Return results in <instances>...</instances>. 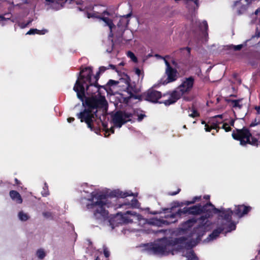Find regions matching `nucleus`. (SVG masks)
<instances>
[{"mask_svg":"<svg viewBox=\"0 0 260 260\" xmlns=\"http://www.w3.org/2000/svg\"><path fill=\"white\" fill-rule=\"evenodd\" d=\"M213 121L211 123L210 127H211L212 129H216V132H218L220 127L219 126V124L222 122V121H219L217 120H215L213 119Z\"/></svg>","mask_w":260,"mask_h":260,"instance_id":"473e14b6","label":"nucleus"},{"mask_svg":"<svg viewBox=\"0 0 260 260\" xmlns=\"http://www.w3.org/2000/svg\"><path fill=\"white\" fill-rule=\"evenodd\" d=\"M125 81L126 85V90L124 91V93H121L123 103L127 104L131 99L141 101L142 94H139L141 91L140 88L135 82H131L130 78L128 76H126Z\"/></svg>","mask_w":260,"mask_h":260,"instance_id":"39448f33","label":"nucleus"},{"mask_svg":"<svg viewBox=\"0 0 260 260\" xmlns=\"http://www.w3.org/2000/svg\"><path fill=\"white\" fill-rule=\"evenodd\" d=\"M165 74L167 77V78L165 80L161 79V83L164 85L174 82L177 79V71L176 69L172 68L166 69Z\"/></svg>","mask_w":260,"mask_h":260,"instance_id":"f8f14e48","label":"nucleus"},{"mask_svg":"<svg viewBox=\"0 0 260 260\" xmlns=\"http://www.w3.org/2000/svg\"><path fill=\"white\" fill-rule=\"evenodd\" d=\"M205 231L203 230V226L200 225L197 227L194 228L188 237V238H191L196 235L197 237L195 240H192L190 241V243L193 242V246L197 245L201 241L202 238L205 235Z\"/></svg>","mask_w":260,"mask_h":260,"instance_id":"9b49d317","label":"nucleus"},{"mask_svg":"<svg viewBox=\"0 0 260 260\" xmlns=\"http://www.w3.org/2000/svg\"><path fill=\"white\" fill-rule=\"evenodd\" d=\"M186 7L190 10L195 11L199 7V0H184Z\"/></svg>","mask_w":260,"mask_h":260,"instance_id":"aec40b11","label":"nucleus"},{"mask_svg":"<svg viewBox=\"0 0 260 260\" xmlns=\"http://www.w3.org/2000/svg\"><path fill=\"white\" fill-rule=\"evenodd\" d=\"M11 17H0V24L2 26L4 25L6 22L10 20Z\"/></svg>","mask_w":260,"mask_h":260,"instance_id":"37998d69","label":"nucleus"},{"mask_svg":"<svg viewBox=\"0 0 260 260\" xmlns=\"http://www.w3.org/2000/svg\"><path fill=\"white\" fill-rule=\"evenodd\" d=\"M101 73L98 71L94 77V81L92 83L98 84V80L100 78Z\"/></svg>","mask_w":260,"mask_h":260,"instance_id":"8fccbe9b","label":"nucleus"},{"mask_svg":"<svg viewBox=\"0 0 260 260\" xmlns=\"http://www.w3.org/2000/svg\"><path fill=\"white\" fill-rule=\"evenodd\" d=\"M222 128L224 129L226 132H228L231 131V127L227 123H223L222 126Z\"/></svg>","mask_w":260,"mask_h":260,"instance_id":"de8ad7c7","label":"nucleus"},{"mask_svg":"<svg viewBox=\"0 0 260 260\" xmlns=\"http://www.w3.org/2000/svg\"><path fill=\"white\" fill-rule=\"evenodd\" d=\"M93 198L96 201L92 202L90 204L87 205L88 209L96 207L93 212L94 218L96 219H105L108 217V212L105 209V206L107 204V196L104 194H99L96 196L92 194ZM93 199H92V200Z\"/></svg>","mask_w":260,"mask_h":260,"instance_id":"7ed1b4c3","label":"nucleus"},{"mask_svg":"<svg viewBox=\"0 0 260 260\" xmlns=\"http://www.w3.org/2000/svg\"><path fill=\"white\" fill-rule=\"evenodd\" d=\"M184 49L187 50V51H188L189 54L190 53V50H191L190 48L186 47L185 48H182L180 49L181 50H184Z\"/></svg>","mask_w":260,"mask_h":260,"instance_id":"774afa93","label":"nucleus"},{"mask_svg":"<svg viewBox=\"0 0 260 260\" xmlns=\"http://www.w3.org/2000/svg\"><path fill=\"white\" fill-rule=\"evenodd\" d=\"M37 255L39 258L43 259L45 256L46 254L43 249H40L37 251Z\"/></svg>","mask_w":260,"mask_h":260,"instance_id":"58836bf2","label":"nucleus"},{"mask_svg":"<svg viewBox=\"0 0 260 260\" xmlns=\"http://www.w3.org/2000/svg\"><path fill=\"white\" fill-rule=\"evenodd\" d=\"M44 190L42 191V194L43 196L44 197H46L48 195H49V190L48 189V186L47 185V183H45V186L44 187Z\"/></svg>","mask_w":260,"mask_h":260,"instance_id":"a19ab883","label":"nucleus"},{"mask_svg":"<svg viewBox=\"0 0 260 260\" xmlns=\"http://www.w3.org/2000/svg\"><path fill=\"white\" fill-rule=\"evenodd\" d=\"M254 109L256 110V121L260 120V106H255Z\"/></svg>","mask_w":260,"mask_h":260,"instance_id":"ea45409f","label":"nucleus"},{"mask_svg":"<svg viewBox=\"0 0 260 260\" xmlns=\"http://www.w3.org/2000/svg\"><path fill=\"white\" fill-rule=\"evenodd\" d=\"M180 191H181V189L178 188L177 189V191H170L168 193V194L169 196H175V195L177 194L178 193H179Z\"/></svg>","mask_w":260,"mask_h":260,"instance_id":"3c124183","label":"nucleus"},{"mask_svg":"<svg viewBox=\"0 0 260 260\" xmlns=\"http://www.w3.org/2000/svg\"><path fill=\"white\" fill-rule=\"evenodd\" d=\"M250 40H246L243 44H240L238 45H228L225 47L226 50H233L234 51H239L242 49V48L246 46L247 45V43Z\"/></svg>","mask_w":260,"mask_h":260,"instance_id":"b1692460","label":"nucleus"},{"mask_svg":"<svg viewBox=\"0 0 260 260\" xmlns=\"http://www.w3.org/2000/svg\"><path fill=\"white\" fill-rule=\"evenodd\" d=\"M109 69V68H111L113 70H116V67L115 66L113 65V64H110L108 66Z\"/></svg>","mask_w":260,"mask_h":260,"instance_id":"69168bd1","label":"nucleus"},{"mask_svg":"<svg viewBox=\"0 0 260 260\" xmlns=\"http://www.w3.org/2000/svg\"><path fill=\"white\" fill-rule=\"evenodd\" d=\"M51 7L55 9L58 10L62 8L64 3H67L65 0H56L55 1L51 2Z\"/></svg>","mask_w":260,"mask_h":260,"instance_id":"bb28decb","label":"nucleus"},{"mask_svg":"<svg viewBox=\"0 0 260 260\" xmlns=\"http://www.w3.org/2000/svg\"><path fill=\"white\" fill-rule=\"evenodd\" d=\"M132 117V113L119 110L112 115V120L114 126L120 128L123 124L131 121Z\"/></svg>","mask_w":260,"mask_h":260,"instance_id":"0eeeda50","label":"nucleus"},{"mask_svg":"<svg viewBox=\"0 0 260 260\" xmlns=\"http://www.w3.org/2000/svg\"><path fill=\"white\" fill-rule=\"evenodd\" d=\"M18 216L21 220L24 221H26L29 218L28 215L26 213H24L23 211H20L19 212Z\"/></svg>","mask_w":260,"mask_h":260,"instance_id":"f704fd0d","label":"nucleus"},{"mask_svg":"<svg viewBox=\"0 0 260 260\" xmlns=\"http://www.w3.org/2000/svg\"><path fill=\"white\" fill-rule=\"evenodd\" d=\"M192 113L189 114V116L192 118H196L200 116V113L194 108H192Z\"/></svg>","mask_w":260,"mask_h":260,"instance_id":"e433bc0d","label":"nucleus"},{"mask_svg":"<svg viewBox=\"0 0 260 260\" xmlns=\"http://www.w3.org/2000/svg\"><path fill=\"white\" fill-rule=\"evenodd\" d=\"M200 28L203 31V34L204 35H208L207 30L208 29V25L206 20L203 21L200 24Z\"/></svg>","mask_w":260,"mask_h":260,"instance_id":"c756f323","label":"nucleus"},{"mask_svg":"<svg viewBox=\"0 0 260 260\" xmlns=\"http://www.w3.org/2000/svg\"><path fill=\"white\" fill-rule=\"evenodd\" d=\"M96 18H100L103 20L107 26H109L110 29L111 30L113 26H114L113 21L109 19V17H96Z\"/></svg>","mask_w":260,"mask_h":260,"instance_id":"2f4dec72","label":"nucleus"},{"mask_svg":"<svg viewBox=\"0 0 260 260\" xmlns=\"http://www.w3.org/2000/svg\"><path fill=\"white\" fill-rule=\"evenodd\" d=\"M166 246L159 244H154L151 247V250L155 254H164L166 251Z\"/></svg>","mask_w":260,"mask_h":260,"instance_id":"6ab92c4d","label":"nucleus"},{"mask_svg":"<svg viewBox=\"0 0 260 260\" xmlns=\"http://www.w3.org/2000/svg\"><path fill=\"white\" fill-rule=\"evenodd\" d=\"M39 31V29L37 28H31L28 30L26 35H35V34H38V32Z\"/></svg>","mask_w":260,"mask_h":260,"instance_id":"a18cd8bd","label":"nucleus"},{"mask_svg":"<svg viewBox=\"0 0 260 260\" xmlns=\"http://www.w3.org/2000/svg\"><path fill=\"white\" fill-rule=\"evenodd\" d=\"M47 32V30L46 29L39 30L38 32V35H44Z\"/></svg>","mask_w":260,"mask_h":260,"instance_id":"052dcab7","label":"nucleus"},{"mask_svg":"<svg viewBox=\"0 0 260 260\" xmlns=\"http://www.w3.org/2000/svg\"><path fill=\"white\" fill-rule=\"evenodd\" d=\"M170 93L171 91H169L162 94L161 92L153 88H150L142 94V101L144 100L152 103L164 104L162 102H164L165 100L159 101V100L161 98L166 97L168 99L170 98Z\"/></svg>","mask_w":260,"mask_h":260,"instance_id":"423d86ee","label":"nucleus"},{"mask_svg":"<svg viewBox=\"0 0 260 260\" xmlns=\"http://www.w3.org/2000/svg\"><path fill=\"white\" fill-rule=\"evenodd\" d=\"M260 37V31H259L258 28L257 27L256 28V30H255V34L254 35H253L251 38V39H253L255 38H258Z\"/></svg>","mask_w":260,"mask_h":260,"instance_id":"09e8293b","label":"nucleus"},{"mask_svg":"<svg viewBox=\"0 0 260 260\" xmlns=\"http://www.w3.org/2000/svg\"><path fill=\"white\" fill-rule=\"evenodd\" d=\"M222 117H223V115H221H221H216V116H214L213 117V119L216 120V119L217 118H219L220 119H222Z\"/></svg>","mask_w":260,"mask_h":260,"instance_id":"0e129e2a","label":"nucleus"},{"mask_svg":"<svg viewBox=\"0 0 260 260\" xmlns=\"http://www.w3.org/2000/svg\"><path fill=\"white\" fill-rule=\"evenodd\" d=\"M131 202H132V203H129V202H128V203H124V204H123V205H121V206H123V205H128V206H129V205H132V206H133V205H134L133 202H138V201H137V200H136V199H135L133 198V199L131 200Z\"/></svg>","mask_w":260,"mask_h":260,"instance_id":"5fc2aeb1","label":"nucleus"},{"mask_svg":"<svg viewBox=\"0 0 260 260\" xmlns=\"http://www.w3.org/2000/svg\"><path fill=\"white\" fill-rule=\"evenodd\" d=\"M14 181L15 185H16L18 187H21L20 185L22 184V183L17 178H15Z\"/></svg>","mask_w":260,"mask_h":260,"instance_id":"bf43d9fd","label":"nucleus"},{"mask_svg":"<svg viewBox=\"0 0 260 260\" xmlns=\"http://www.w3.org/2000/svg\"><path fill=\"white\" fill-rule=\"evenodd\" d=\"M111 196L117 198H125L128 196H133V193L128 191H122L120 190H115L111 192Z\"/></svg>","mask_w":260,"mask_h":260,"instance_id":"412c9836","label":"nucleus"},{"mask_svg":"<svg viewBox=\"0 0 260 260\" xmlns=\"http://www.w3.org/2000/svg\"><path fill=\"white\" fill-rule=\"evenodd\" d=\"M146 116V115L145 114H140L138 115V120L139 121H141Z\"/></svg>","mask_w":260,"mask_h":260,"instance_id":"4d7b16f0","label":"nucleus"},{"mask_svg":"<svg viewBox=\"0 0 260 260\" xmlns=\"http://www.w3.org/2000/svg\"><path fill=\"white\" fill-rule=\"evenodd\" d=\"M103 253L106 257L108 258L110 256V251L108 248L106 246H104L103 247Z\"/></svg>","mask_w":260,"mask_h":260,"instance_id":"c03bdc74","label":"nucleus"},{"mask_svg":"<svg viewBox=\"0 0 260 260\" xmlns=\"http://www.w3.org/2000/svg\"><path fill=\"white\" fill-rule=\"evenodd\" d=\"M92 69L88 67L81 69L78 78L74 86L73 90L76 92L80 98L83 95V91L85 90L84 84L92 82Z\"/></svg>","mask_w":260,"mask_h":260,"instance_id":"20e7f679","label":"nucleus"},{"mask_svg":"<svg viewBox=\"0 0 260 260\" xmlns=\"http://www.w3.org/2000/svg\"><path fill=\"white\" fill-rule=\"evenodd\" d=\"M114 12L110 9H104L100 12H98V14H95L96 15V16H99V15H101V16H113L114 15Z\"/></svg>","mask_w":260,"mask_h":260,"instance_id":"c85d7f7f","label":"nucleus"},{"mask_svg":"<svg viewBox=\"0 0 260 260\" xmlns=\"http://www.w3.org/2000/svg\"><path fill=\"white\" fill-rule=\"evenodd\" d=\"M174 204H175V205L172 206L170 208H165V209H164L163 210L164 211V213H168V214L172 213V212L174 208H175V207H180V205H179V203H178V202H175Z\"/></svg>","mask_w":260,"mask_h":260,"instance_id":"72a5a7b5","label":"nucleus"},{"mask_svg":"<svg viewBox=\"0 0 260 260\" xmlns=\"http://www.w3.org/2000/svg\"><path fill=\"white\" fill-rule=\"evenodd\" d=\"M85 89V95L87 96L99 95L101 88L106 89L105 86L100 85L99 84L92 83V82L84 84Z\"/></svg>","mask_w":260,"mask_h":260,"instance_id":"1a4fd4ad","label":"nucleus"},{"mask_svg":"<svg viewBox=\"0 0 260 260\" xmlns=\"http://www.w3.org/2000/svg\"><path fill=\"white\" fill-rule=\"evenodd\" d=\"M108 69H109V68L105 67H104V66H102V67H100L99 68V72L101 74H102V73H103L104 72H105Z\"/></svg>","mask_w":260,"mask_h":260,"instance_id":"864d4df0","label":"nucleus"},{"mask_svg":"<svg viewBox=\"0 0 260 260\" xmlns=\"http://www.w3.org/2000/svg\"><path fill=\"white\" fill-rule=\"evenodd\" d=\"M205 129L206 132H209L212 129L211 127H210V125L208 124H205Z\"/></svg>","mask_w":260,"mask_h":260,"instance_id":"13d9d810","label":"nucleus"},{"mask_svg":"<svg viewBox=\"0 0 260 260\" xmlns=\"http://www.w3.org/2000/svg\"><path fill=\"white\" fill-rule=\"evenodd\" d=\"M201 200V196H196L193 198L192 200L190 201H183L182 202H178L180 205V207L184 205L188 206L191 204L195 203L197 201H200Z\"/></svg>","mask_w":260,"mask_h":260,"instance_id":"a878e982","label":"nucleus"},{"mask_svg":"<svg viewBox=\"0 0 260 260\" xmlns=\"http://www.w3.org/2000/svg\"><path fill=\"white\" fill-rule=\"evenodd\" d=\"M81 95V98L78 94L77 96L82 102L84 109L77 113L76 116L81 122H85L91 131L98 133L100 129L95 128L93 123L96 119L101 120L102 116L105 117L108 108V104L106 98L101 94V92H99L97 95L86 96L85 90L83 91V95Z\"/></svg>","mask_w":260,"mask_h":260,"instance_id":"f257e3e1","label":"nucleus"},{"mask_svg":"<svg viewBox=\"0 0 260 260\" xmlns=\"http://www.w3.org/2000/svg\"><path fill=\"white\" fill-rule=\"evenodd\" d=\"M250 0H240L235 2L234 9L238 15H242L246 11L247 6L250 4Z\"/></svg>","mask_w":260,"mask_h":260,"instance_id":"4468645a","label":"nucleus"},{"mask_svg":"<svg viewBox=\"0 0 260 260\" xmlns=\"http://www.w3.org/2000/svg\"><path fill=\"white\" fill-rule=\"evenodd\" d=\"M189 215H200L202 213L201 204H199L198 205L189 207Z\"/></svg>","mask_w":260,"mask_h":260,"instance_id":"4be33fe9","label":"nucleus"},{"mask_svg":"<svg viewBox=\"0 0 260 260\" xmlns=\"http://www.w3.org/2000/svg\"><path fill=\"white\" fill-rule=\"evenodd\" d=\"M214 214H218L221 218L224 220V222H230L232 220V215L234 214V211L230 208L220 209L214 208Z\"/></svg>","mask_w":260,"mask_h":260,"instance_id":"9d476101","label":"nucleus"},{"mask_svg":"<svg viewBox=\"0 0 260 260\" xmlns=\"http://www.w3.org/2000/svg\"><path fill=\"white\" fill-rule=\"evenodd\" d=\"M243 99H240L238 100H232V99H226V101L228 103H231L233 108H238L239 109H241L242 108V104H241L240 103L242 102Z\"/></svg>","mask_w":260,"mask_h":260,"instance_id":"393cba45","label":"nucleus"},{"mask_svg":"<svg viewBox=\"0 0 260 260\" xmlns=\"http://www.w3.org/2000/svg\"><path fill=\"white\" fill-rule=\"evenodd\" d=\"M201 208L202 213L206 214L211 217L213 216V214L214 213V208H216L210 202H209L203 206L201 205Z\"/></svg>","mask_w":260,"mask_h":260,"instance_id":"f3484780","label":"nucleus"},{"mask_svg":"<svg viewBox=\"0 0 260 260\" xmlns=\"http://www.w3.org/2000/svg\"><path fill=\"white\" fill-rule=\"evenodd\" d=\"M119 83L118 81H115L114 80L110 79L109 80V81L107 83V85L109 86H112L113 85H116L118 84Z\"/></svg>","mask_w":260,"mask_h":260,"instance_id":"79ce46f5","label":"nucleus"},{"mask_svg":"<svg viewBox=\"0 0 260 260\" xmlns=\"http://www.w3.org/2000/svg\"><path fill=\"white\" fill-rule=\"evenodd\" d=\"M165 62L166 66V69H169V68H172V67L171 66L170 63L167 60H165Z\"/></svg>","mask_w":260,"mask_h":260,"instance_id":"680f3d73","label":"nucleus"},{"mask_svg":"<svg viewBox=\"0 0 260 260\" xmlns=\"http://www.w3.org/2000/svg\"><path fill=\"white\" fill-rule=\"evenodd\" d=\"M120 214L122 221L124 223H132L133 222V218L132 217L135 218L139 216V215H137L136 212H132L130 211H127L124 213H120Z\"/></svg>","mask_w":260,"mask_h":260,"instance_id":"2eb2a0df","label":"nucleus"},{"mask_svg":"<svg viewBox=\"0 0 260 260\" xmlns=\"http://www.w3.org/2000/svg\"><path fill=\"white\" fill-rule=\"evenodd\" d=\"M135 73L137 74L138 76H140L141 74V71L139 68H136L135 69Z\"/></svg>","mask_w":260,"mask_h":260,"instance_id":"e2e57ef3","label":"nucleus"},{"mask_svg":"<svg viewBox=\"0 0 260 260\" xmlns=\"http://www.w3.org/2000/svg\"><path fill=\"white\" fill-rule=\"evenodd\" d=\"M194 83V78L193 76L185 78L177 88L171 91L170 98L162 102L167 106L175 103L183 95L188 93L191 90Z\"/></svg>","mask_w":260,"mask_h":260,"instance_id":"f03ea898","label":"nucleus"},{"mask_svg":"<svg viewBox=\"0 0 260 260\" xmlns=\"http://www.w3.org/2000/svg\"><path fill=\"white\" fill-rule=\"evenodd\" d=\"M226 224L220 223V224L209 235L207 239L208 241L213 240L216 239L220 233H221L226 228Z\"/></svg>","mask_w":260,"mask_h":260,"instance_id":"dca6fc26","label":"nucleus"},{"mask_svg":"<svg viewBox=\"0 0 260 260\" xmlns=\"http://www.w3.org/2000/svg\"><path fill=\"white\" fill-rule=\"evenodd\" d=\"M11 198L16 201L18 204H21L22 203V199L20 193L16 190H11L9 192Z\"/></svg>","mask_w":260,"mask_h":260,"instance_id":"5701e85b","label":"nucleus"},{"mask_svg":"<svg viewBox=\"0 0 260 260\" xmlns=\"http://www.w3.org/2000/svg\"><path fill=\"white\" fill-rule=\"evenodd\" d=\"M127 55L134 62H136L138 61V59L137 57L135 56L134 53L132 51H128Z\"/></svg>","mask_w":260,"mask_h":260,"instance_id":"4c0bfd02","label":"nucleus"},{"mask_svg":"<svg viewBox=\"0 0 260 260\" xmlns=\"http://www.w3.org/2000/svg\"><path fill=\"white\" fill-rule=\"evenodd\" d=\"M100 121L102 123V125L103 128V130L105 131L106 133H107V131H109V129L108 128V124L106 122H103L102 120H101L100 119H99Z\"/></svg>","mask_w":260,"mask_h":260,"instance_id":"49530a36","label":"nucleus"},{"mask_svg":"<svg viewBox=\"0 0 260 260\" xmlns=\"http://www.w3.org/2000/svg\"><path fill=\"white\" fill-rule=\"evenodd\" d=\"M186 257L187 260H199V258L196 255L195 252L193 250H191L187 252Z\"/></svg>","mask_w":260,"mask_h":260,"instance_id":"7c9ffc66","label":"nucleus"},{"mask_svg":"<svg viewBox=\"0 0 260 260\" xmlns=\"http://www.w3.org/2000/svg\"><path fill=\"white\" fill-rule=\"evenodd\" d=\"M221 223L226 224L225 226V230H226V232H231L232 231L236 230V225L234 222L232 220L230 222H224L222 221Z\"/></svg>","mask_w":260,"mask_h":260,"instance_id":"cd10ccee","label":"nucleus"},{"mask_svg":"<svg viewBox=\"0 0 260 260\" xmlns=\"http://www.w3.org/2000/svg\"><path fill=\"white\" fill-rule=\"evenodd\" d=\"M251 207L244 204L235 206L234 210V214L238 218H241L247 214L251 210Z\"/></svg>","mask_w":260,"mask_h":260,"instance_id":"ddd939ff","label":"nucleus"},{"mask_svg":"<svg viewBox=\"0 0 260 260\" xmlns=\"http://www.w3.org/2000/svg\"><path fill=\"white\" fill-rule=\"evenodd\" d=\"M259 123H260V120H257L256 121V117H255L254 120V121H252L251 122V123L250 124V127H253V126H255V125H257V124H258Z\"/></svg>","mask_w":260,"mask_h":260,"instance_id":"603ef678","label":"nucleus"},{"mask_svg":"<svg viewBox=\"0 0 260 260\" xmlns=\"http://www.w3.org/2000/svg\"><path fill=\"white\" fill-rule=\"evenodd\" d=\"M189 207H184L183 209H180L175 213L165 215L164 217L166 218V219H160V222L166 225L175 223L177 221V217H180L182 215L184 214L189 215Z\"/></svg>","mask_w":260,"mask_h":260,"instance_id":"6e6552de","label":"nucleus"},{"mask_svg":"<svg viewBox=\"0 0 260 260\" xmlns=\"http://www.w3.org/2000/svg\"><path fill=\"white\" fill-rule=\"evenodd\" d=\"M43 215L46 218H49L51 216V213L49 212H43Z\"/></svg>","mask_w":260,"mask_h":260,"instance_id":"6e6d98bb","label":"nucleus"},{"mask_svg":"<svg viewBox=\"0 0 260 260\" xmlns=\"http://www.w3.org/2000/svg\"><path fill=\"white\" fill-rule=\"evenodd\" d=\"M198 219L196 218H191L183 222L181 224V231L186 232L192 228L197 222Z\"/></svg>","mask_w":260,"mask_h":260,"instance_id":"a211bd4d","label":"nucleus"},{"mask_svg":"<svg viewBox=\"0 0 260 260\" xmlns=\"http://www.w3.org/2000/svg\"><path fill=\"white\" fill-rule=\"evenodd\" d=\"M68 122L69 123H71L75 120V118L74 117H69L67 119Z\"/></svg>","mask_w":260,"mask_h":260,"instance_id":"338daca9","label":"nucleus"},{"mask_svg":"<svg viewBox=\"0 0 260 260\" xmlns=\"http://www.w3.org/2000/svg\"><path fill=\"white\" fill-rule=\"evenodd\" d=\"M210 217L209 215L205 214L204 215H202L198 220L201 221V223L202 224V226H204L206 222V220Z\"/></svg>","mask_w":260,"mask_h":260,"instance_id":"c9c22d12","label":"nucleus"}]
</instances>
